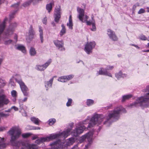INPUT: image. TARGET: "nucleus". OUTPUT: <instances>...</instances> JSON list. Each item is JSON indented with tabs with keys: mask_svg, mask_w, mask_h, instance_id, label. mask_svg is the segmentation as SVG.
I'll list each match as a JSON object with an SVG mask.
<instances>
[{
	"mask_svg": "<svg viewBox=\"0 0 149 149\" xmlns=\"http://www.w3.org/2000/svg\"><path fill=\"white\" fill-rule=\"evenodd\" d=\"M122 112L126 113V110L121 106H119L109 112L106 118H103L102 116L98 114H95L90 119V117L88 116L86 119L82 121V124H86L89 123L88 127L90 128L95 125H98L104 121L103 124L107 127H109L113 122L117 121L119 118Z\"/></svg>",
	"mask_w": 149,
	"mask_h": 149,
	"instance_id": "obj_1",
	"label": "nucleus"
},
{
	"mask_svg": "<svg viewBox=\"0 0 149 149\" xmlns=\"http://www.w3.org/2000/svg\"><path fill=\"white\" fill-rule=\"evenodd\" d=\"M142 91L145 93L143 96L138 97L135 102L130 104V107H149V86Z\"/></svg>",
	"mask_w": 149,
	"mask_h": 149,
	"instance_id": "obj_2",
	"label": "nucleus"
},
{
	"mask_svg": "<svg viewBox=\"0 0 149 149\" xmlns=\"http://www.w3.org/2000/svg\"><path fill=\"white\" fill-rule=\"evenodd\" d=\"M8 133L11 136L10 142L11 144L16 148H18V143L16 140L21 135V131L20 129L18 127H13L8 131Z\"/></svg>",
	"mask_w": 149,
	"mask_h": 149,
	"instance_id": "obj_3",
	"label": "nucleus"
},
{
	"mask_svg": "<svg viewBox=\"0 0 149 149\" xmlns=\"http://www.w3.org/2000/svg\"><path fill=\"white\" fill-rule=\"evenodd\" d=\"M75 141V139L73 138H69L65 143L61 142L60 140H58L50 144L51 147L50 149H66L68 146L72 145Z\"/></svg>",
	"mask_w": 149,
	"mask_h": 149,
	"instance_id": "obj_4",
	"label": "nucleus"
},
{
	"mask_svg": "<svg viewBox=\"0 0 149 149\" xmlns=\"http://www.w3.org/2000/svg\"><path fill=\"white\" fill-rule=\"evenodd\" d=\"M70 129H68L66 131H64L61 133L57 134H52L46 137H45L46 142L56 139L60 136H63L64 138H66L70 133Z\"/></svg>",
	"mask_w": 149,
	"mask_h": 149,
	"instance_id": "obj_5",
	"label": "nucleus"
},
{
	"mask_svg": "<svg viewBox=\"0 0 149 149\" xmlns=\"http://www.w3.org/2000/svg\"><path fill=\"white\" fill-rule=\"evenodd\" d=\"M77 10L79 13L78 17L79 20L82 22H86L87 25H90L91 24V21L87 20L89 17L86 15H84V10L82 8L77 7Z\"/></svg>",
	"mask_w": 149,
	"mask_h": 149,
	"instance_id": "obj_6",
	"label": "nucleus"
},
{
	"mask_svg": "<svg viewBox=\"0 0 149 149\" xmlns=\"http://www.w3.org/2000/svg\"><path fill=\"white\" fill-rule=\"evenodd\" d=\"M95 134H96V135H97L98 132L94 130H92L80 137L79 142L80 143H82L85 141L86 139H87L88 141L90 142L92 141L93 137H96Z\"/></svg>",
	"mask_w": 149,
	"mask_h": 149,
	"instance_id": "obj_7",
	"label": "nucleus"
},
{
	"mask_svg": "<svg viewBox=\"0 0 149 149\" xmlns=\"http://www.w3.org/2000/svg\"><path fill=\"white\" fill-rule=\"evenodd\" d=\"M17 26V24L16 22L12 23L10 24L8 27L4 32L6 38L10 37L13 34L15 29Z\"/></svg>",
	"mask_w": 149,
	"mask_h": 149,
	"instance_id": "obj_8",
	"label": "nucleus"
},
{
	"mask_svg": "<svg viewBox=\"0 0 149 149\" xmlns=\"http://www.w3.org/2000/svg\"><path fill=\"white\" fill-rule=\"evenodd\" d=\"M16 81L19 84L21 90L24 96H29V89L21 79L15 78Z\"/></svg>",
	"mask_w": 149,
	"mask_h": 149,
	"instance_id": "obj_9",
	"label": "nucleus"
},
{
	"mask_svg": "<svg viewBox=\"0 0 149 149\" xmlns=\"http://www.w3.org/2000/svg\"><path fill=\"white\" fill-rule=\"evenodd\" d=\"M95 45L96 44L94 41L87 42L85 46L84 51L87 54H91L92 53L93 49L95 47Z\"/></svg>",
	"mask_w": 149,
	"mask_h": 149,
	"instance_id": "obj_10",
	"label": "nucleus"
},
{
	"mask_svg": "<svg viewBox=\"0 0 149 149\" xmlns=\"http://www.w3.org/2000/svg\"><path fill=\"white\" fill-rule=\"evenodd\" d=\"M86 127L84 125L80 126L76 128L72 132V135L75 137L77 136L79 134L82 133Z\"/></svg>",
	"mask_w": 149,
	"mask_h": 149,
	"instance_id": "obj_11",
	"label": "nucleus"
},
{
	"mask_svg": "<svg viewBox=\"0 0 149 149\" xmlns=\"http://www.w3.org/2000/svg\"><path fill=\"white\" fill-rule=\"evenodd\" d=\"M52 62V59H49L44 64L42 65H36V69L39 71H43Z\"/></svg>",
	"mask_w": 149,
	"mask_h": 149,
	"instance_id": "obj_12",
	"label": "nucleus"
},
{
	"mask_svg": "<svg viewBox=\"0 0 149 149\" xmlns=\"http://www.w3.org/2000/svg\"><path fill=\"white\" fill-rule=\"evenodd\" d=\"M61 7L58 6V8H55V13L54 14V21L57 23H58L61 18Z\"/></svg>",
	"mask_w": 149,
	"mask_h": 149,
	"instance_id": "obj_13",
	"label": "nucleus"
},
{
	"mask_svg": "<svg viewBox=\"0 0 149 149\" xmlns=\"http://www.w3.org/2000/svg\"><path fill=\"white\" fill-rule=\"evenodd\" d=\"M53 42L55 45L58 49L61 51L65 50V48L64 47V42L63 40H54Z\"/></svg>",
	"mask_w": 149,
	"mask_h": 149,
	"instance_id": "obj_14",
	"label": "nucleus"
},
{
	"mask_svg": "<svg viewBox=\"0 0 149 149\" xmlns=\"http://www.w3.org/2000/svg\"><path fill=\"white\" fill-rule=\"evenodd\" d=\"M107 34L109 38L112 40L116 41L118 40V38L115 33L111 29H107Z\"/></svg>",
	"mask_w": 149,
	"mask_h": 149,
	"instance_id": "obj_15",
	"label": "nucleus"
},
{
	"mask_svg": "<svg viewBox=\"0 0 149 149\" xmlns=\"http://www.w3.org/2000/svg\"><path fill=\"white\" fill-rule=\"evenodd\" d=\"M9 100L6 98V96L0 93V107L7 104Z\"/></svg>",
	"mask_w": 149,
	"mask_h": 149,
	"instance_id": "obj_16",
	"label": "nucleus"
},
{
	"mask_svg": "<svg viewBox=\"0 0 149 149\" xmlns=\"http://www.w3.org/2000/svg\"><path fill=\"white\" fill-rule=\"evenodd\" d=\"M38 148V146L36 144L27 143L24 144L21 149H37Z\"/></svg>",
	"mask_w": 149,
	"mask_h": 149,
	"instance_id": "obj_17",
	"label": "nucleus"
},
{
	"mask_svg": "<svg viewBox=\"0 0 149 149\" xmlns=\"http://www.w3.org/2000/svg\"><path fill=\"white\" fill-rule=\"evenodd\" d=\"M102 69H103L101 68L100 70H99V71L97 72L96 74L97 75V76L99 74L103 75L112 77V75L110 73L108 72L106 69L102 70Z\"/></svg>",
	"mask_w": 149,
	"mask_h": 149,
	"instance_id": "obj_18",
	"label": "nucleus"
},
{
	"mask_svg": "<svg viewBox=\"0 0 149 149\" xmlns=\"http://www.w3.org/2000/svg\"><path fill=\"white\" fill-rule=\"evenodd\" d=\"M29 34L30 39L32 40L34 38V36L35 34L32 25H31L29 30Z\"/></svg>",
	"mask_w": 149,
	"mask_h": 149,
	"instance_id": "obj_19",
	"label": "nucleus"
},
{
	"mask_svg": "<svg viewBox=\"0 0 149 149\" xmlns=\"http://www.w3.org/2000/svg\"><path fill=\"white\" fill-rule=\"evenodd\" d=\"M53 80V78L51 79L49 81H45V86L46 88V90H47L48 88L52 87V84Z\"/></svg>",
	"mask_w": 149,
	"mask_h": 149,
	"instance_id": "obj_20",
	"label": "nucleus"
},
{
	"mask_svg": "<svg viewBox=\"0 0 149 149\" xmlns=\"http://www.w3.org/2000/svg\"><path fill=\"white\" fill-rule=\"evenodd\" d=\"M127 74H123L121 71H120L118 73L115 74V77L118 79L121 78H124L127 77Z\"/></svg>",
	"mask_w": 149,
	"mask_h": 149,
	"instance_id": "obj_21",
	"label": "nucleus"
},
{
	"mask_svg": "<svg viewBox=\"0 0 149 149\" xmlns=\"http://www.w3.org/2000/svg\"><path fill=\"white\" fill-rule=\"evenodd\" d=\"M39 32L40 33L39 36L41 40V43H42L43 42L44 39L43 36V30L42 28V27L40 26H39Z\"/></svg>",
	"mask_w": 149,
	"mask_h": 149,
	"instance_id": "obj_22",
	"label": "nucleus"
},
{
	"mask_svg": "<svg viewBox=\"0 0 149 149\" xmlns=\"http://www.w3.org/2000/svg\"><path fill=\"white\" fill-rule=\"evenodd\" d=\"M61 26L62 27V29L59 33L61 37L64 35L66 33V29L64 25L63 24H62Z\"/></svg>",
	"mask_w": 149,
	"mask_h": 149,
	"instance_id": "obj_23",
	"label": "nucleus"
},
{
	"mask_svg": "<svg viewBox=\"0 0 149 149\" xmlns=\"http://www.w3.org/2000/svg\"><path fill=\"white\" fill-rule=\"evenodd\" d=\"M132 97V95L130 94L124 95L122 97V98L121 101L122 102H124L126 100L131 98Z\"/></svg>",
	"mask_w": 149,
	"mask_h": 149,
	"instance_id": "obj_24",
	"label": "nucleus"
},
{
	"mask_svg": "<svg viewBox=\"0 0 149 149\" xmlns=\"http://www.w3.org/2000/svg\"><path fill=\"white\" fill-rule=\"evenodd\" d=\"M46 142L45 137H42L39 138L35 141V143L39 144L43 142Z\"/></svg>",
	"mask_w": 149,
	"mask_h": 149,
	"instance_id": "obj_25",
	"label": "nucleus"
},
{
	"mask_svg": "<svg viewBox=\"0 0 149 149\" xmlns=\"http://www.w3.org/2000/svg\"><path fill=\"white\" fill-rule=\"evenodd\" d=\"M31 120L35 124L38 125L40 121L37 118L33 117L31 118Z\"/></svg>",
	"mask_w": 149,
	"mask_h": 149,
	"instance_id": "obj_26",
	"label": "nucleus"
},
{
	"mask_svg": "<svg viewBox=\"0 0 149 149\" xmlns=\"http://www.w3.org/2000/svg\"><path fill=\"white\" fill-rule=\"evenodd\" d=\"M54 5V3L52 2L49 4H47L46 6V9L49 13L52 10V5Z\"/></svg>",
	"mask_w": 149,
	"mask_h": 149,
	"instance_id": "obj_27",
	"label": "nucleus"
},
{
	"mask_svg": "<svg viewBox=\"0 0 149 149\" xmlns=\"http://www.w3.org/2000/svg\"><path fill=\"white\" fill-rule=\"evenodd\" d=\"M16 49L18 50H21L24 53L26 52V50L25 47L23 46L19 45L17 47Z\"/></svg>",
	"mask_w": 149,
	"mask_h": 149,
	"instance_id": "obj_28",
	"label": "nucleus"
},
{
	"mask_svg": "<svg viewBox=\"0 0 149 149\" xmlns=\"http://www.w3.org/2000/svg\"><path fill=\"white\" fill-rule=\"evenodd\" d=\"M36 53L35 49L33 47H31L29 50V54L31 56H35Z\"/></svg>",
	"mask_w": 149,
	"mask_h": 149,
	"instance_id": "obj_29",
	"label": "nucleus"
},
{
	"mask_svg": "<svg viewBox=\"0 0 149 149\" xmlns=\"http://www.w3.org/2000/svg\"><path fill=\"white\" fill-rule=\"evenodd\" d=\"M20 3V1L17 2L16 3H15L11 6L15 8L16 9V10H17V12L18 10L19 9V5Z\"/></svg>",
	"mask_w": 149,
	"mask_h": 149,
	"instance_id": "obj_30",
	"label": "nucleus"
},
{
	"mask_svg": "<svg viewBox=\"0 0 149 149\" xmlns=\"http://www.w3.org/2000/svg\"><path fill=\"white\" fill-rule=\"evenodd\" d=\"M34 1V0H30L29 1H27L22 5L24 7H26L29 6L31 3L32 2Z\"/></svg>",
	"mask_w": 149,
	"mask_h": 149,
	"instance_id": "obj_31",
	"label": "nucleus"
},
{
	"mask_svg": "<svg viewBox=\"0 0 149 149\" xmlns=\"http://www.w3.org/2000/svg\"><path fill=\"white\" fill-rule=\"evenodd\" d=\"M94 101L93 100L90 99H88L86 102V105L88 106H90L93 104Z\"/></svg>",
	"mask_w": 149,
	"mask_h": 149,
	"instance_id": "obj_32",
	"label": "nucleus"
},
{
	"mask_svg": "<svg viewBox=\"0 0 149 149\" xmlns=\"http://www.w3.org/2000/svg\"><path fill=\"white\" fill-rule=\"evenodd\" d=\"M18 102L21 110H22V109H24L23 102H24L23 101L22 99H19Z\"/></svg>",
	"mask_w": 149,
	"mask_h": 149,
	"instance_id": "obj_33",
	"label": "nucleus"
},
{
	"mask_svg": "<svg viewBox=\"0 0 149 149\" xmlns=\"http://www.w3.org/2000/svg\"><path fill=\"white\" fill-rule=\"evenodd\" d=\"M9 115V113H6L4 112H0V117L6 118Z\"/></svg>",
	"mask_w": 149,
	"mask_h": 149,
	"instance_id": "obj_34",
	"label": "nucleus"
},
{
	"mask_svg": "<svg viewBox=\"0 0 149 149\" xmlns=\"http://www.w3.org/2000/svg\"><path fill=\"white\" fill-rule=\"evenodd\" d=\"M11 44L12 45H14L13 41L12 40H6L4 41V44L6 45H9Z\"/></svg>",
	"mask_w": 149,
	"mask_h": 149,
	"instance_id": "obj_35",
	"label": "nucleus"
},
{
	"mask_svg": "<svg viewBox=\"0 0 149 149\" xmlns=\"http://www.w3.org/2000/svg\"><path fill=\"white\" fill-rule=\"evenodd\" d=\"M56 122V120L55 118L50 119L47 122L48 124L50 125L54 124Z\"/></svg>",
	"mask_w": 149,
	"mask_h": 149,
	"instance_id": "obj_36",
	"label": "nucleus"
},
{
	"mask_svg": "<svg viewBox=\"0 0 149 149\" xmlns=\"http://www.w3.org/2000/svg\"><path fill=\"white\" fill-rule=\"evenodd\" d=\"M4 138H2L1 140L3 142L0 140V148H5L6 147V144L5 143H3Z\"/></svg>",
	"mask_w": 149,
	"mask_h": 149,
	"instance_id": "obj_37",
	"label": "nucleus"
},
{
	"mask_svg": "<svg viewBox=\"0 0 149 149\" xmlns=\"http://www.w3.org/2000/svg\"><path fill=\"white\" fill-rule=\"evenodd\" d=\"M139 38L141 40H148V41H149V40L146 37V36L143 34H141L140 36H139Z\"/></svg>",
	"mask_w": 149,
	"mask_h": 149,
	"instance_id": "obj_38",
	"label": "nucleus"
},
{
	"mask_svg": "<svg viewBox=\"0 0 149 149\" xmlns=\"http://www.w3.org/2000/svg\"><path fill=\"white\" fill-rule=\"evenodd\" d=\"M67 25L69 27V29L72 30L73 29V26L72 21H69V22L67 23Z\"/></svg>",
	"mask_w": 149,
	"mask_h": 149,
	"instance_id": "obj_39",
	"label": "nucleus"
},
{
	"mask_svg": "<svg viewBox=\"0 0 149 149\" xmlns=\"http://www.w3.org/2000/svg\"><path fill=\"white\" fill-rule=\"evenodd\" d=\"M64 77H65V76L60 77L58 79V81L63 82H66V78Z\"/></svg>",
	"mask_w": 149,
	"mask_h": 149,
	"instance_id": "obj_40",
	"label": "nucleus"
},
{
	"mask_svg": "<svg viewBox=\"0 0 149 149\" xmlns=\"http://www.w3.org/2000/svg\"><path fill=\"white\" fill-rule=\"evenodd\" d=\"M65 77L66 79L67 80H71L74 77V75L73 74H70L67 76H65Z\"/></svg>",
	"mask_w": 149,
	"mask_h": 149,
	"instance_id": "obj_41",
	"label": "nucleus"
},
{
	"mask_svg": "<svg viewBox=\"0 0 149 149\" xmlns=\"http://www.w3.org/2000/svg\"><path fill=\"white\" fill-rule=\"evenodd\" d=\"M68 101L66 103V105L67 107H70L71 106L72 102V100L71 98H68Z\"/></svg>",
	"mask_w": 149,
	"mask_h": 149,
	"instance_id": "obj_42",
	"label": "nucleus"
},
{
	"mask_svg": "<svg viewBox=\"0 0 149 149\" xmlns=\"http://www.w3.org/2000/svg\"><path fill=\"white\" fill-rule=\"evenodd\" d=\"M11 94L13 97H17V92L16 91L14 90H13L11 92Z\"/></svg>",
	"mask_w": 149,
	"mask_h": 149,
	"instance_id": "obj_43",
	"label": "nucleus"
},
{
	"mask_svg": "<svg viewBox=\"0 0 149 149\" xmlns=\"http://www.w3.org/2000/svg\"><path fill=\"white\" fill-rule=\"evenodd\" d=\"M28 127H29L28 128L29 130H40V128L39 127H36L34 126H30V125L28 126Z\"/></svg>",
	"mask_w": 149,
	"mask_h": 149,
	"instance_id": "obj_44",
	"label": "nucleus"
},
{
	"mask_svg": "<svg viewBox=\"0 0 149 149\" xmlns=\"http://www.w3.org/2000/svg\"><path fill=\"white\" fill-rule=\"evenodd\" d=\"M92 25V28L91 29V30L93 31H95L96 30V28L95 26V22H94L93 21V23H91Z\"/></svg>",
	"mask_w": 149,
	"mask_h": 149,
	"instance_id": "obj_45",
	"label": "nucleus"
},
{
	"mask_svg": "<svg viewBox=\"0 0 149 149\" xmlns=\"http://www.w3.org/2000/svg\"><path fill=\"white\" fill-rule=\"evenodd\" d=\"M17 12V10H14L10 15V19H12L14 17V16Z\"/></svg>",
	"mask_w": 149,
	"mask_h": 149,
	"instance_id": "obj_46",
	"label": "nucleus"
},
{
	"mask_svg": "<svg viewBox=\"0 0 149 149\" xmlns=\"http://www.w3.org/2000/svg\"><path fill=\"white\" fill-rule=\"evenodd\" d=\"M31 134L30 133H25L22 134V136L23 138H26L30 136Z\"/></svg>",
	"mask_w": 149,
	"mask_h": 149,
	"instance_id": "obj_47",
	"label": "nucleus"
},
{
	"mask_svg": "<svg viewBox=\"0 0 149 149\" xmlns=\"http://www.w3.org/2000/svg\"><path fill=\"white\" fill-rule=\"evenodd\" d=\"M73 125H74L73 123H70L69 124V126L70 127V128H68L65 131H66L68 129H70V133H69V134L68 135V136L70 134V131H71V130H72V127L73 126Z\"/></svg>",
	"mask_w": 149,
	"mask_h": 149,
	"instance_id": "obj_48",
	"label": "nucleus"
},
{
	"mask_svg": "<svg viewBox=\"0 0 149 149\" xmlns=\"http://www.w3.org/2000/svg\"><path fill=\"white\" fill-rule=\"evenodd\" d=\"M145 10L143 8H141L138 12V14H141L142 13H145Z\"/></svg>",
	"mask_w": 149,
	"mask_h": 149,
	"instance_id": "obj_49",
	"label": "nucleus"
},
{
	"mask_svg": "<svg viewBox=\"0 0 149 149\" xmlns=\"http://www.w3.org/2000/svg\"><path fill=\"white\" fill-rule=\"evenodd\" d=\"M0 83L2 84V86H3L5 85L6 82L4 80L0 78Z\"/></svg>",
	"mask_w": 149,
	"mask_h": 149,
	"instance_id": "obj_50",
	"label": "nucleus"
},
{
	"mask_svg": "<svg viewBox=\"0 0 149 149\" xmlns=\"http://www.w3.org/2000/svg\"><path fill=\"white\" fill-rule=\"evenodd\" d=\"M14 39L15 40V41H13L14 43V44H16L17 40V36L16 34H15L14 35Z\"/></svg>",
	"mask_w": 149,
	"mask_h": 149,
	"instance_id": "obj_51",
	"label": "nucleus"
},
{
	"mask_svg": "<svg viewBox=\"0 0 149 149\" xmlns=\"http://www.w3.org/2000/svg\"><path fill=\"white\" fill-rule=\"evenodd\" d=\"M139 6V3H137L136 5H134L132 7V10L133 11L135 10L137 6Z\"/></svg>",
	"mask_w": 149,
	"mask_h": 149,
	"instance_id": "obj_52",
	"label": "nucleus"
},
{
	"mask_svg": "<svg viewBox=\"0 0 149 149\" xmlns=\"http://www.w3.org/2000/svg\"><path fill=\"white\" fill-rule=\"evenodd\" d=\"M113 68V66H107L106 70H111Z\"/></svg>",
	"mask_w": 149,
	"mask_h": 149,
	"instance_id": "obj_53",
	"label": "nucleus"
},
{
	"mask_svg": "<svg viewBox=\"0 0 149 149\" xmlns=\"http://www.w3.org/2000/svg\"><path fill=\"white\" fill-rule=\"evenodd\" d=\"M11 109H14V110L15 111H17L18 110V108L17 107H15V106H12L11 107Z\"/></svg>",
	"mask_w": 149,
	"mask_h": 149,
	"instance_id": "obj_54",
	"label": "nucleus"
},
{
	"mask_svg": "<svg viewBox=\"0 0 149 149\" xmlns=\"http://www.w3.org/2000/svg\"><path fill=\"white\" fill-rule=\"evenodd\" d=\"M130 45L132 46H134V47H136V48L138 49H140V47H139L138 45H135V44H131Z\"/></svg>",
	"mask_w": 149,
	"mask_h": 149,
	"instance_id": "obj_55",
	"label": "nucleus"
},
{
	"mask_svg": "<svg viewBox=\"0 0 149 149\" xmlns=\"http://www.w3.org/2000/svg\"><path fill=\"white\" fill-rule=\"evenodd\" d=\"M71 149H78V145L77 144L75 145Z\"/></svg>",
	"mask_w": 149,
	"mask_h": 149,
	"instance_id": "obj_56",
	"label": "nucleus"
},
{
	"mask_svg": "<svg viewBox=\"0 0 149 149\" xmlns=\"http://www.w3.org/2000/svg\"><path fill=\"white\" fill-rule=\"evenodd\" d=\"M23 110H24V112L22 113V116H27L26 113V112L25 111H24V109Z\"/></svg>",
	"mask_w": 149,
	"mask_h": 149,
	"instance_id": "obj_57",
	"label": "nucleus"
},
{
	"mask_svg": "<svg viewBox=\"0 0 149 149\" xmlns=\"http://www.w3.org/2000/svg\"><path fill=\"white\" fill-rule=\"evenodd\" d=\"M5 130V128L4 127H0V132L3 131Z\"/></svg>",
	"mask_w": 149,
	"mask_h": 149,
	"instance_id": "obj_58",
	"label": "nucleus"
},
{
	"mask_svg": "<svg viewBox=\"0 0 149 149\" xmlns=\"http://www.w3.org/2000/svg\"><path fill=\"white\" fill-rule=\"evenodd\" d=\"M94 18V16L93 15H92L91 16V19H92V21H91V23H93V21H94V22H95V20L93 18Z\"/></svg>",
	"mask_w": 149,
	"mask_h": 149,
	"instance_id": "obj_59",
	"label": "nucleus"
},
{
	"mask_svg": "<svg viewBox=\"0 0 149 149\" xmlns=\"http://www.w3.org/2000/svg\"><path fill=\"white\" fill-rule=\"evenodd\" d=\"M42 22L43 24H45L46 23L47 19L46 18H45L43 19L42 20Z\"/></svg>",
	"mask_w": 149,
	"mask_h": 149,
	"instance_id": "obj_60",
	"label": "nucleus"
},
{
	"mask_svg": "<svg viewBox=\"0 0 149 149\" xmlns=\"http://www.w3.org/2000/svg\"><path fill=\"white\" fill-rule=\"evenodd\" d=\"M112 107V104H110L109 106H107L106 107V109H110V108H111Z\"/></svg>",
	"mask_w": 149,
	"mask_h": 149,
	"instance_id": "obj_61",
	"label": "nucleus"
},
{
	"mask_svg": "<svg viewBox=\"0 0 149 149\" xmlns=\"http://www.w3.org/2000/svg\"><path fill=\"white\" fill-rule=\"evenodd\" d=\"M12 109L11 107V108L8 109V110L5 111V112H10Z\"/></svg>",
	"mask_w": 149,
	"mask_h": 149,
	"instance_id": "obj_62",
	"label": "nucleus"
},
{
	"mask_svg": "<svg viewBox=\"0 0 149 149\" xmlns=\"http://www.w3.org/2000/svg\"><path fill=\"white\" fill-rule=\"evenodd\" d=\"M51 24H52V26L54 27V26H56V25L55 24V22H52V23H51Z\"/></svg>",
	"mask_w": 149,
	"mask_h": 149,
	"instance_id": "obj_63",
	"label": "nucleus"
},
{
	"mask_svg": "<svg viewBox=\"0 0 149 149\" xmlns=\"http://www.w3.org/2000/svg\"><path fill=\"white\" fill-rule=\"evenodd\" d=\"M27 97H25L22 100H23V101L24 102H26L27 101Z\"/></svg>",
	"mask_w": 149,
	"mask_h": 149,
	"instance_id": "obj_64",
	"label": "nucleus"
}]
</instances>
